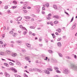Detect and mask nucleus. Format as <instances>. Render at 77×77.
<instances>
[{"label": "nucleus", "mask_w": 77, "mask_h": 77, "mask_svg": "<svg viewBox=\"0 0 77 77\" xmlns=\"http://www.w3.org/2000/svg\"><path fill=\"white\" fill-rule=\"evenodd\" d=\"M70 72L66 68H64L63 69V73L64 74H66L69 73Z\"/></svg>", "instance_id": "nucleus-1"}, {"label": "nucleus", "mask_w": 77, "mask_h": 77, "mask_svg": "<svg viewBox=\"0 0 77 77\" xmlns=\"http://www.w3.org/2000/svg\"><path fill=\"white\" fill-rule=\"evenodd\" d=\"M8 70H10V71H11H11H14V72H17V70L15 69V68H14V67H11L9 68V69L8 68Z\"/></svg>", "instance_id": "nucleus-2"}, {"label": "nucleus", "mask_w": 77, "mask_h": 77, "mask_svg": "<svg viewBox=\"0 0 77 77\" xmlns=\"http://www.w3.org/2000/svg\"><path fill=\"white\" fill-rule=\"evenodd\" d=\"M40 8V6H38L36 8V11L37 13H39L40 11V9H39Z\"/></svg>", "instance_id": "nucleus-3"}, {"label": "nucleus", "mask_w": 77, "mask_h": 77, "mask_svg": "<svg viewBox=\"0 0 77 77\" xmlns=\"http://www.w3.org/2000/svg\"><path fill=\"white\" fill-rule=\"evenodd\" d=\"M44 72L45 74H50V72L48 70H45Z\"/></svg>", "instance_id": "nucleus-4"}, {"label": "nucleus", "mask_w": 77, "mask_h": 77, "mask_svg": "<svg viewBox=\"0 0 77 77\" xmlns=\"http://www.w3.org/2000/svg\"><path fill=\"white\" fill-rule=\"evenodd\" d=\"M22 20V17H18L17 19H16V20L18 21H21Z\"/></svg>", "instance_id": "nucleus-5"}, {"label": "nucleus", "mask_w": 77, "mask_h": 77, "mask_svg": "<svg viewBox=\"0 0 77 77\" xmlns=\"http://www.w3.org/2000/svg\"><path fill=\"white\" fill-rule=\"evenodd\" d=\"M53 8L55 10H57V7L55 5H53Z\"/></svg>", "instance_id": "nucleus-6"}, {"label": "nucleus", "mask_w": 77, "mask_h": 77, "mask_svg": "<svg viewBox=\"0 0 77 77\" xmlns=\"http://www.w3.org/2000/svg\"><path fill=\"white\" fill-rule=\"evenodd\" d=\"M20 28H21V29H23V30H27V29H26V28L25 27L21 25H20Z\"/></svg>", "instance_id": "nucleus-7"}, {"label": "nucleus", "mask_w": 77, "mask_h": 77, "mask_svg": "<svg viewBox=\"0 0 77 77\" xmlns=\"http://www.w3.org/2000/svg\"><path fill=\"white\" fill-rule=\"evenodd\" d=\"M5 76H6V77H10V75H9V74H8L7 72H5Z\"/></svg>", "instance_id": "nucleus-8"}, {"label": "nucleus", "mask_w": 77, "mask_h": 77, "mask_svg": "<svg viewBox=\"0 0 77 77\" xmlns=\"http://www.w3.org/2000/svg\"><path fill=\"white\" fill-rule=\"evenodd\" d=\"M57 45L59 47H61L62 45L61 44V43L60 42H58L57 43Z\"/></svg>", "instance_id": "nucleus-9"}, {"label": "nucleus", "mask_w": 77, "mask_h": 77, "mask_svg": "<svg viewBox=\"0 0 77 77\" xmlns=\"http://www.w3.org/2000/svg\"><path fill=\"white\" fill-rule=\"evenodd\" d=\"M25 59L26 60H30V58L29 57H25Z\"/></svg>", "instance_id": "nucleus-10"}, {"label": "nucleus", "mask_w": 77, "mask_h": 77, "mask_svg": "<svg viewBox=\"0 0 77 77\" xmlns=\"http://www.w3.org/2000/svg\"><path fill=\"white\" fill-rule=\"evenodd\" d=\"M76 25H77V23H75L74 25L73 26L72 29V30H73L75 27V26H76Z\"/></svg>", "instance_id": "nucleus-11"}, {"label": "nucleus", "mask_w": 77, "mask_h": 77, "mask_svg": "<svg viewBox=\"0 0 77 77\" xmlns=\"http://www.w3.org/2000/svg\"><path fill=\"white\" fill-rule=\"evenodd\" d=\"M17 54L16 53H14L12 54L11 55L13 56V57H15L17 56Z\"/></svg>", "instance_id": "nucleus-12"}, {"label": "nucleus", "mask_w": 77, "mask_h": 77, "mask_svg": "<svg viewBox=\"0 0 77 77\" xmlns=\"http://www.w3.org/2000/svg\"><path fill=\"white\" fill-rule=\"evenodd\" d=\"M56 31L57 32H58L59 33H60V32H61V29L60 28H59L58 29H56Z\"/></svg>", "instance_id": "nucleus-13"}, {"label": "nucleus", "mask_w": 77, "mask_h": 77, "mask_svg": "<svg viewBox=\"0 0 77 77\" xmlns=\"http://www.w3.org/2000/svg\"><path fill=\"white\" fill-rule=\"evenodd\" d=\"M48 52L50 54H53V51L52 50H48Z\"/></svg>", "instance_id": "nucleus-14"}, {"label": "nucleus", "mask_w": 77, "mask_h": 77, "mask_svg": "<svg viewBox=\"0 0 77 77\" xmlns=\"http://www.w3.org/2000/svg\"><path fill=\"white\" fill-rule=\"evenodd\" d=\"M26 45L27 47H31V45L29 43H26Z\"/></svg>", "instance_id": "nucleus-15"}, {"label": "nucleus", "mask_w": 77, "mask_h": 77, "mask_svg": "<svg viewBox=\"0 0 77 77\" xmlns=\"http://www.w3.org/2000/svg\"><path fill=\"white\" fill-rule=\"evenodd\" d=\"M33 69V71H38V69L36 68H34Z\"/></svg>", "instance_id": "nucleus-16"}, {"label": "nucleus", "mask_w": 77, "mask_h": 77, "mask_svg": "<svg viewBox=\"0 0 77 77\" xmlns=\"http://www.w3.org/2000/svg\"><path fill=\"white\" fill-rule=\"evenodd\" d=\"M53 18H56L57 19H59V17L58 16H53Z\"/></svg>", "instance_id": "nucleus-17"}, {"label": "nucleus", "mask_w": 77, "mask_h": 77, "mask_svg": "<svg viewBox=\"0 0 77 77\" xmlns=\"http://www.w3.org/2000/svg\"><path fill=\"white\" fill-rule=\"evenodd\" d=\"M14 75L16 77H21V76L17 74H14Z\"/></svg>", "instance_id": "nucleus-18"}, {"label": "nucleus", "mask_w": 77, "mask_h": 77, "mask_svg": "<svg viewBox=\"0 0 77 77\" xmlns=\"http://www.w3.org/2000/svg\"><path fill=\"white\" fill-rule=\"evenodd\" d=\"M24 17L25 18H26V19H30V18L29 16H24Z\"/></svg>", "instance_id": "nucleus-19"}, {"label": "nucleus", "mask_w": 77, "mask_h": 77, "mask_svg": "<svg viewBox=\"0 0 77 77\" xmlns=\"http://www.w3.org/2000/svg\"><path fill=\"white\" fill-rule=\"evenodd\" d=\"M42 71V70H40L39 69H38V70H37V72H39L40 73H41Z\"/></svg>", "instance_id": "nucleus-20"}, {"label": "nucleus", "mask_w": 77, "mask_h": 77, "mask_svg": "<svg viewBox=\"0 0 77 77\" xmlns=\"http://www.w3.org/2000/svg\"><path fill=\"white\" fill-rule=\"evenodd\" d=\"M47 69H48V70L49 71H53V69L50 68H47Z\"/></svg>", "instance_id": "nucleus-21"}, {"label": "nucleus", "mask_w": 77, "mask_h": 77, "mask_svg": "<svg viewBox=\"0 0 77 77\" xmlns=\"http://www.w3.org/2000/svg\"><path fill=\"white\" fill-rule=\"evenodd\" d=\"M16 63L18 65H21V64H20V63L18 61H16Z\"/></svg>", "instance_id": "nucleus-22"}, {"label": "nucleus", "mask_w": 77, "mask_h": 77, "mask_svg": "<svg viewBox=\"0 0 77 77\" xmlns=\"http://www.w3.org/2000/svg\"><path fill=\"white\" fill-rule=\"evenodd\" d=\"M21 41H17V43H19V44L20 45H21Z\"/></svg>", "instance_id": "nucleus-23"}, {"label": "nucleus", "mask_w": 77, "mask_h": 77, "mask_svg": "<svg viewBox=\"0 0 77 77\" xmlns=\"http://www.w3.org/2000/svg\"><path fill=\"white\" fill-rule=\"evenodd\" d=\"M45 5H46V7H47V8H49V3H47L46 4H45Z\"/></svg>", "instance_id": "nucleus-24"}, {"label": "nucleus", "mask_w": 77, "mask_h": 77, "mask_svg": "<svg viewBox=\"0 0 77 77\" xmlns=\"http://www.w3.org/2000/svg\"><path fill=\"white\" fill-rule=\"evenodd\" d=\"M26 4H27V3L26 2L24 3V6H25V7H26V8L27 7V5Z\"/></svg>", "instance_id": "nucleus-25"}, {"label": "nucleus", "mask_w": 77, "mask_h": 77, "mask_svg": "<svg viewBox=\"0 0 77 77\" xmlns=\"http://www.w3.org/2000/svg\"><path fill=\"white\" fill-rule=\"evenodd\" d=\"M54 69H55V70H58V69H59L58 68V67H54Z\"/></svg>", "instance_id": "nucleus-26"}, {"label": "nucleus", "mask_w": 77, "mask_h": 77, "mask_svg": "<svg viewBox=\"0 0 77 77\" xmlns=\"http://www.w3.org/2000/svg\"><path fill=\"white\" fill-rule=\"evenodd\" d=\"M23 76L24 77H28V75H27L26 73L24 74Z\"/></svg>", "instance_id": "nucleus-27"}, {"label": "nucleus", "mask_w": 77, "mask_h": 77, "mask_svg": "<svg viewBox=\"0 0 77 77\" xmlns=\"http://www.w3.org/2000/svg\"><path fill=\"white\" fill-rule=\"evenodd\" d=\"M26 31H25L23 32V34H24V35H26V33H27V30L26 29Z\"/></svg>", "instance_id": "nucleus-28"}, {"label": "nucleus", "mask_w": 77, "mask_h": 77, "mask_svg": "<svg viewBox=\"0 0 77 77\" xmlns=\"http://www.w3.org/2000/svg\"><path fill=\"white\" fill-rule=\"evenodd\" d=\"M6 44H4L3 45H2V47L3 48H5V46H6Z\"/></svg>", "instance_id": "nucleus-29"}, {"label": "nucleus", "mask_w": 77, "mask_h": 77, "mask_svg": "<svg viewBox=\"0 0 77 77\" xmlns=\"http://www.w3.org/2000/svg\"><path fill=\"white\" fill-rule=\"evenodd\" d=\"M66 59H71V57H69L68 56H67L66 57Z\"/></svg>", "instance_id": "nucleus-30"}, {"label": "nucleus", "mask_w": 77, "mask_h": 77, "mask_svg": "<svg viewBox=\"0 0 77 77\" xmlns=\"http://www.w3.org/2000/svg\"><path fill=\"white\" fill-rule=\"evenodd\" d=\"M51 35L54 38L56 37V36H55V35H54V34H52Z\"/></svg>", "instance_id": "nucleus-31"}, {"label": "nucleus", "mask_w": 77, "mask_h": 77, "mask_svg": "<svg viewBox=\"0 0 77 77\" xmlns=\"http://www.w3.org/2000/svg\"><path fill=\"white\" fill-rule=\"evenodd\" d=\"M58 55H59L60 57H62L63 56L62 54H61L60 53H58Z\"/></svg>", "instance_id": "nucleus-32"}, {"label": "nucleus", "mask_w": 77, "mask_h": 77, "mask_svg": "<svg viewBox=\"0 0 77 77\" xmlns=\"http://www.w3.org/2000/svg\"><path fill=\"white\" fill-rule=\"evenodd\" d=\"M59 23V22L57 21H56L54 22V23L55 24H57V23Z\"/></svg>", "instance_id": "nucleus-33"}, {"label": "nucleus", "mask_w": 77, "mask_h": 77, "mask_svg": "<svg viewBox=\"0 0 77 77\" xmlns=\"http://www.w3.org/2000/svg\"><path fill=\"white\" fill-rule=\"evenodd\" d=\"M3 52H0V55H1V56H3Z\"/></svg>", "instance_id": "nucleus-34"}, {"label": "nucleus", "mask_w": 77, "mask_h": 77, "mask_svg": "<svg viewBox=\"0 0 77 77\" xmlns=\"http://www.w3.org/2000/svg\"><path fill=\"white\" fill-rule=\"evenodd\" d=\"M61 39H62V38H60L57 39V41H60V40H61Z\"/></svg>", "instance_id": "nucleus-35"}, {"label": "nucleus", "mask_w": 77, "mask_h": 77, "mask_svg": "<svg viewBox=\"0 0 77 77\" xmlns=\"http://www.w3.org/2000/svg\"><path fill=\"white\" fill-rule=\"evenodd\" d=\"M30 28L31 29H35V26H30Z\"/></svg>", "instance_id": "nucleus-36"}, {"label": "nucleus", "mask_w": 77, "mask_h": 77, "mask_svg": "<svg viewBox=\"0 0 77 77\" xmlns=\"http://www.w3.org/2000/svg\"><path fill=\"white\" fill-rule=\"evenodd\" d=\"M56 72H57V73H60V72L59 70H56Z\"/></svg>", "instance_id": "nucleus-37"}, {"label": "nucleus", "mask_w": 77, "mask_h": 77, "mask_svg": "<svg viewBox=\"0 0 77 77\" xmlns=\"http://www.w3.org/2000/svg\"><path fill=\"white\" fill-rule=\"evenodd\" d=\"M46 18L47 20H50V19H51V17H47Z\"/></svg>", "instance_id": "nucleus-38"}, {"label": "nucleus", "mask_w": 77, "mask_h": 77, "mask_svg": "<svg viewBox=\"0 0 77 77\" xmlns=\"http://www.w3.org/2000/svg\"><path fill=\"white\" fill-rule=\"evenodd\" d=\"M72 55L74 56L75 59H76V58H77V56H76V55H74V54H72Z\"/></svg>", "instance_id": "nucleus-39"}, {"label": "nucleus", "mask_w": 77, "mask_h": 77, "mask_svg": "<svg viewBox=\"0 0 77 77\" xmlns=\"http://www.w3.org/2000/svg\"><path fill=\"white\" fill-rule=\"evenodd\" d=\"M8 6H6L5 7V9H8Z\"/></svg>", "instance_id": "nucleus-40"}, {"label": "nucleus", "mask_w": 77, "mask_h": 77, "mask_svg": "<svg viewBox=\"0 0 77 77\" xmlns=\"http://www.w3.org/2000/svg\"><path fill=\"white\" fill-rule=\"evenodd\" d=\"M13 3H14V5H17V2H16V1H13Z\"/></svg>", "instance_id": "nucleus-41"}, {"label": "nucleus", "mask_w": 77, "mask_h": 77, "mask_svg": "<svg viewBox=\"0 0 77 77\" xmlns=\"http://www.w3.org/2000/svg\"><path fill=\"white\" fill-rule=\"evenodd\" d=\"M23 11L24 13H27V11L26 10H23Z\"/></svg>", "instance_id": "nucleus-42"}, {"label": "nucleus", "mask_w": 77, "mask_h": 77, "mask_svg": "<svg viewBox=\"0 0 77 77\" xmlns=\"http://www.w3.org/2000/svg\"><path fill=\"white\" fill-rule=\"evenodd\" d=\"M29 71H33V69H31V68H30L29 69Z\"/></svg>", "instance_id": "nucleus-43"}, {"label": "nucleus", "mask_w": 77, "mask_h": 77, "mask_svg": "<svg viewBox=\"0 0 77 77\" xmlns=\"http://www.w3.org/2000/svg\"><path fill=\"white\" fill-rule=\"evenodd\" d=\"M73 20H74V17H73L72 19H71V20L70 21L71 23V22L73 21Z\"/></svg>", "instance_id": "nucleus-44"}, {"label": "nucleus", "mask_w": 77, "mask_h": 77, "mask_svg": "<svg viewBox=\"0 0 77 77\" xmlns=\"http://www.w3.org/2000/svg\"><path fill=\"white\" fill-rule=\"evenodd\" d=\"M31 16H32V17H36V16L33 14H31Z\"/></svg>", "instance_id": "nucleus-45"}, {"label": "nucleus", "mask_w": 77, "mask_h": 77, "mask_svg": "<svg viewBox=\"0 0 77 77\" xmlns=\"http://www.w3.org/2000/svg\"><path fill=\"white\" fill-rule=\"evenodd\" d=\"M17 8L16 6H13L12 7V8L13 9H15V8Z\"/></svg>", "instance_id": "nucleus-46"}, {"label": "nucleus", "mask_w": 77, "mask_h": 77, "mask_svg": "<svg viewBox=\"0 0 77 77\" xmlns=\"http://www.w3.org/2000/svg\"><path fill=\"white\" fill-rule=\"evenodd\" d=\"M0 44H3V42L2 41H0Z\"/></svg>", "instance_id": "nucleus-47"}, {"label": "nucleus", "mask_w": 77, "mask_h": 77, "mask_svg": "<svg viewBox=\"0 0 77 77\" xmlns=\"http://www.w3.org/2000/svg\"><path fill=\"white\" fill-rule=\"evenodd\" d=\"M50 24L52 26H53L54 25L53 23L51 22V23H50Z\"/></svg>", "instance_id": "nucleus-48"}, {"label": "nucleus", "mask_w": 77, "mask_h": 77, "mask_svg": "<svg viewBox=\"0 0 77 77\" xmlns=\"http://www.w3.org/2000/svg\"><path fill=\"white\" fill-rule=\"evenodd\" d=\"M65 13L67 15H69V14L67 13V12H66V11H65Z\"/></svg>", "instance_id": "nucleus-49"}, {"label": "nucleus", "mask_w": 77, "mask_h": 77, "mask_svg": "<svg viewBox=\"0 0 77 77\" xmlns=\"http://www.w3.org/2000/svg\"><path fill=\"white\" fill-rule=\"evenodd\" d=\"M10 34H12V33H13V31H10Z\"/></svg>", "instance_id": "nucleus-50"}, {"label": "nucleus", "mask_w": 77, "mask_h": 77, "mask_svg": "<svg viewBox=\"0 0 77 77\" xmlns=\"http://www.w3.org/2000/svg\"><path fill=\"white\" fill-rule=\"evenodd\" d=\"M55 34L56 35H59V33L57 32H56Z\"/></svg>", "instance_id": "nucleus-51"}, {"label": "nucleus", "mask_w": 77, "mask_h": 77, "mask_svg": "<svg viewBox=\"0 0 77 77\" xmlns=\"http://www.w3.org/2000/svg\"><path fill=\"white\" fill-rule=\"evenodd\" d=\"M51 15H52V14H49L48 15V16H51Z\"/></svg>", "instance_id": "nucleus-52"}, {"label": "nucleus", "mask_w": 77, "mask_h": 77, "mask_svg": "<svg viewBox=\"0 0 77 77\" xmlns=\"http://www.w3.org/2000/svg\"><path fill=\"white\" fill-rule=\"evenodd\" d=\"M5 34H4L2 35V37L3 38H5Z\"/></svg>", "instance_id": "nucleus-53"}, {"label": "nucleus", "mask_w": 77, "mask_h": 77, "mask_svg": "<svg viewBox=\"0 0 77 77\" xmlns=\"http://www.w3.org/2000/svg\"><path fill=\"white\" fill-rule=\"evenodd\" d=\"M12 63L11 62H10L9 63V64L10 65H11V66L12 65Z\"/></svg>", "instance_id": "nucleus-54"}, {"label": "nucleus", "mask_w": 77, "mask_h": 77, "mask_svg": "<svg viewBox=\"0 0 77 77\" xmlns=\"http://www.w3.org/2000/svg\"><path fill=\"white\" fill-rule=\"evenodd\" d=\"M22 52H23V53H25V52H26V51L25 50H22Z\"/></svg>", "instance_id": "nucleus-55"}, {"label": "nucleus", "mask_w": 77, "mask_h": 77, "mask_svg": "<svg viewBox=\"0 0 77 77\" xmlns=\"http://www.w3.org/2000/svg\"><path fill=\"white\" fill-rule=\"evenodd\" d=\"M45 60H47V59H48V57H46V58L44 59Z\"/></svg>", "instance_id": "nucleus-56"}, {"label": "nucleus", "mask_w": 77, "mask_h": 77, "mask_svg": "<svg viewBox=\"0 0 77 77\" xmlns=\"http://www.w3.org/2000/svg\"><path fill=\"white\" fill-rule=\"evenodd\" d=\"M27 9H31V7H27Z\"/></svg>", "instance_id": "nucleus-57"}, {"label": "nucleus", "mask_w": 77, "mask_h": 77, "mask_svg": "<svg viewBox=\"0 0 77 77\" xmlns=\"http://www.w3.org/2000/svg\"><path fill=\"white\" fill-rule=\"evenodd\" d=\"M6 66H7V67H9V65H8V64L7 63V64H6Z\"/></svg>", "instance_id": "nucleus-58"}, {"label": "nucleus", "mask_w": 77, "mask_h": 77, "mask_svg": "<svg viewBox=\"0 0 77 77\" xmlns=\"http://www.w3.org/2000/svg\"><path fill=\"white\" fill-rule=\"evenodd\" d=\"M42 13L43 14H45V12H43V11H42Z\"/></svg>", "instance_id": "nucleus-59"}, {"label": "nucleus", "mask_w": 77, "mask_h": 77, "mask_svg": "<svg viewBox=\"0 0 77 77\" xmlns=\"http://www.w3.org/2000/svg\"><path fill=\"white\" fill-rule=\"evenodd\" d=\"M10 46H11V47H14V45H13V44H11L10 45Z\"/></svg>", "instance_id": "nucleus-60"}, {"label": "nucleus", "mask_w": 77, "mask_h": 77, "mask_svg": "<svg viewBox=\"0 0 77 77\" xmlns=\"http://www.w3.org/2000/svg\"><path fill=\"white\" fill-rule=\"evenodd\" d=\"M59 9H62L61 7L59 6Z\"/></svg>", "instance_id": "nucleus-61"}, {"label": "nucleus", "mask_w": 77, "mask_h": 77, "mask_svg": "<svg viewBox=\"0 0 77 77\" xmlns=\"http://www.w3.org/2000/svg\"><path fill=\"white\" fill-rule=\"evenodd\" d=\"M32 35H33V36H35V35H36V34L34 33H33L32 34Z\"/></svg>", "instance_id": "nucleus-62"}, {"label": "nucleus", "mask_w": 77, "mask_h": 77, "mask_svg": "<svg viewBox=\"0 0 77 77\" xmlns=\"http://www.w3.org/2000/svg\"><path fill=\"white\" fill-rule=\"evenodd\" d=\"M42 9L43 10H45V7H42Z\"/></svg>", "instance_id": "nucleus-63"}, {"label": "nucleus", "mask_w": 77, "mask_h": 77, "mask_svg": "<svg viewBox=\"0 0 77 77\" xmlns=\"http://www.w3.org/2000/svg\"><path fill=\"white\" fill-rule=\"evenodd\" d=\"M35 19L34 18H32L31 19V21H34Z\"/></svg>", "instance_id": "nucleus-64"}]
</instances>
